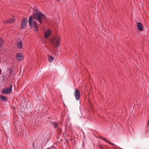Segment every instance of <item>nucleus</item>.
Segmentation results:
<instances>
[{
  "label": "nucleus",
  "mask_w": 149,
  "mask_h": 149,
  "mask_svg": "<svg viewBox=\"0 0 149 149\" xmlns=\"http://www.w3.org/2000/svg\"><path fill=\"white\" fill-rule=\"evenodd\" d=\"M27 22L28 20L27 19L24 18L23 19L21 24V29H24L26 27Z\"/></svg>",
  "instance_id": "obj_5"
},
{
  "label": "nucleus",
  "mask_w": 149,
  "mask_h": 149,
  "mask_svg": "<svg viewBox=\"0 0 149 149\" xmlns=\"http://www.w3.org/2000/svg\"><path fill=\"white\" fill-rule=\"evenodd\" d=\"M100 138L101 139L103 140H104V141H106V142L108 143H109V144H110V145H111L113 146H116L113 143H112L111 142H109V141H108L105 138H104L102 137H101Z\"/></svg>",
  "instance_id": "obj_9"
},
{
  "label": "nucleus",
  "mask_w": 149,
  "mask_h": 149,
  "mask_svg": "<svg viewBox=\"0 0 149 149\" xmlns=\"http://www.w3.org/2000/svg\"><path fill=\"white\" fill-rule=\"evenodd\" d=\"M99 147L100 148H101L102 149V148L100 146H99Z\"/></svg>",
  "instance_id": "obj_17"
},
{
  "label": "nucleus",
  "mask_w": 149,
  "mask_h": 149,
  "mask_svg": "<svg viewBox=\"0 0 149 149\" xmlns=\"http://www.w3.org/2000/svg\"><path fill=\"white\" fill-rule=\"evenodd\" d=\"M3 44V40L2 38H0V48L2 46Z\"/></svg>",
  "instance_id": "obj_14"
},
{
  "label": "nucleus",
  "mask_w": 149,
  "mask_h": 149,
  "mask_svg": "<svg viewBox=\"0 0 149 149\" xmlns=\"http://www.w3.org/2000/svg\"><path fill=\"white\" fill-rule=\"evenodd\" d=\"M74 95L76 97V100H79L80 95L79 91L77 89H75L74 93Z\"/></svg>",
  "instance_id": "obj_4"
},
{
  "label": "nucleus",
  "mask_w": 149,
  "mask_h": 149,
  "mask_svg": "<svg viewBox=\"0 0 149 149\" xmlns=\"http://www.w3.org/2000/svg\"><path fill=\"white\" fill-rule=\"evenodd\" d=\"M45 15L41 12H38L35 14L32 17L31 16L29 18V22L31 27H33L35 28V30L36 32L38 31V26L36 22L34 19L37 20L41 24L42 19H45Z\"/></svg>",
  "instance_id": "obj_1"
},
{
  "label": "nucleus",
  "mask_w": 149,
  "mask_h": 149,
  "mask_svg": "<svg viewBox=\"0 0 149 149\" xmlns=\"http://www.w3.org/2000/svg\"><path fill=\"white\" fill-rule=\"evenodd\" d=\"M17 45L19 49H21L22 47V45L21 41L18 42H17Z\"/></svg>",
  "instance_id": "obj_10"
},
{
  "label": "nucleus",
  "mask_w": 149,
  "mask_h": 149,
  "mask_svg": "<svg viewBox=\"0 0 149 149\" xmlns=\"http://www.w3.org/2000/svg\"><path fill=\"white\" fill-rule=\"evenodd\" d=\"M12 84L10 85L9 87L4 88L2 91V93L4 94L9 93L12 91Z\"/></svg>",
  "instance_id": "obj_3"
},
{
  "label": "nucleus",
  "mask_w": 149,
  "mask_h": 149,
  "mask_svg": "<svg viewBox=\"0 0 149 149\" xmlns=\"http://www.w3.org/2000/svg\"><path fill=\"white\" fill-rule=\"evenodd\" d=\"M9 21V23H12L15 20V19L14 18H10L9 20H8Z\"/></svg>",
  "instance_id": "obj_15"
},
{
  "label": "nucleus",
  "mask_w": 149,
  "mask_h": 149,
  "mask_svg": "<svg viewBox=\"0 0 149 149\" xmlns=\"http://www.w3.org/2000/svg\"><path fill=\"white\" fill-rule=\"evenodd\" d=\"M0 98L3 100L5 101L7 99V97L3 95H0Z\"/></svg>",
  "instance_id": "obj_13"
},
{
  "label": "nucleus",
  "mask_w": 149,
  "mask_h": 149,
  "mask_svg": "<svg viewBox=\"0 0 149 149\" xmlns=\"http://www.w3.org/2000/svg\"><path fill=\"white\" fill-rule=\"evenodd\" d=\"M48 60L49 62L51 63L54 60V58L52 56L49 55H48Z\"/></svg>",
  "instance_id": "obj_12"
},
{
  "label": "nucleus",
  "mask_w": 149,
  "mask_h": 149,
  "mask_svg": "<svg viewBox=\"0 0 149 149\" xmlns=\"http://www.w3.org/2000/svg\"><path fill=\"white\" fill-rule=\"evenodd\" d=\"M50 42L54 48H56L60 43V38L58 36H54L51 38Z\"/></svg>",
  "instance_id": "obj_2"
},
{
  "label": "nucleus",
  "mask_w": 149,
  "mask_h": 149,
  "mask_svg": "<svg viewBox=\"0 0 149 149\" xmlns=\"http://www.w3.org/2000/svg\"><path fill=\"white\" fill-rule=\"evenodd\" d=\"M138 29L139 30L142 31L143 30V27L142 24L140 22H138L137 24Z\"/></svg>",
  "instance_id": "obj_7"
},
{
  "label": "nucleus",
  "mask_w": 149,
  "mask_h": 149,
  "mask_svg": "<svg viewBox=\"0 0 149 149\" xmlns=\"http://www.w3.org/2000/svg\"><path fill=\"white\" fill-rule=\"evenodd\" d=\"M16 58L19 61H22L23 59V54L21 53H19L17 54L16 56Z\"/></svg>",
  "instance_id": "obj_6"
},
{
  "label": "nucleus",
  "mask_w": 149,
  "mask_h": 149,
  "mask_svg": "<svg viewBox=\"0 0 149 149\" xmlns=\"http://www.w3.org/2000/svg\"><path fill=\"white\" fill-rule=\"evenodd\" d=\"M51 34V31L49 30H48L45 32V38H47Z\"/></svg>",
  "instance_id": "obj_8"
},
{
  "label": "nucleus",
  "mask_w": 149,
  "mask_h": 149,
  "mask_svg": "<svg viewBox=\"0 0 149 149\" xmlns=\"http://www.w3.org/2000/svg\"><path fill=\"white\" fill-rule=\"evenodd\" d=\"M52 124L54 128L59 129L58 128V124L56 123L53 122L52 123Z\"/></svg>",
  "instance_id": "obj_11"
},
{
  "label": "nucleus",
  "mask_w": 149,
  "mask_h": 149,
  "mask_svg": "<svg viewBox=\"0 0 149 149\" xmlns=\"http://www.w3.org/2000/svg\"><path fill=\"white\" fill-rule=\"evenodd\" d=\"M149 122V120H148V123Z\"/></svg>",
  "instance_id": "obj_18"
},
{
  "label": "nucleus",
  "mask_w": 149,
  "mask_h": 149,
  "mask_svg": "<svg viewBox=\"0 0 149 149\" xmlns=\"http://www.w3.org/2000/svg\"><path fill=\"white\" fill-rule=\"evenodd\" d=\"M4 22L5 23H9V20H5L4 21Z\"/></svg>",
  "instance_id": "obj_16"
}]
</instances>
